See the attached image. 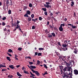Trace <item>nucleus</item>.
<instances>
[{
	"mask_svg": "<svg viewBox=\"0 0 78 78\" xmlns=\"http://www.w3.org/2000/svg\"><path fill=\"white\" fill-rule=\"evenodd\" d=\"M64 72L66 71H69V74L70 75L71 74H72V67H65L64 69L62 68Z\"/></svg>",
	"mask_w": 78,
	"mask_h": 78,
	"instance_id": "f257e3e1",
	"label": "nucleus"
},
{
	"mask_svg": "<svg viewBox=\"0 0 78 78\" xmlns=\"http://www.w3.org/2000/svg\"><path fill=\"white\" fill-rule=\"evenodd\" d=\"M50 4V2H46V4L44 5V6L45 7H46V8H51V5H49Z\"/></svg>",
	"mask_w": 78,
	"mask_h": 78,
	"instance_id": "f03ea898",
	"label": "nucleus"
},
{
	"mask_svg": "<svg viewBox=\"0 0 78 78\" xmlns=\"http://www.w3.org/2000/svg\"><path fill=\"white\" fill-rule=\"evenodd\" d=\"M32 71L33 72V73H35L36 75L37 76H39V75H40V73L37 71H34L33 69Z\"/></svg>",
	"mask_w": 78,
	"mask_h": 78,
	"instance_id": "7ed1b4c3",
	"label": "nucleus"
},
{
	"mask_svg": "<svg viewBox=\"0 0 78 78\" xmlns=\"http://www.w3.org/2000/svg\"><path fill=\"white\" fill-rule=\"evenodd\" d=\"M63 74H64V76H63V78H65L67 76H69V75H71L69 73V74H68L67 73H63Z\"/></svg>",
	"mask_w": 78,
	"mask_h": 78,
	"instance_id": "20e7f679",
	"label": "nucleus"
},
{
	"mask_svg": "<svg viewBox=\"0 0 78 78\" xmlns=\"http://www.w3.org/2000/svg\"><path fill=\"white\" fill-rule=\"evenodd\" d=\"M67 45L65 43L64 44H62V47H63V48H62V47H61V48L62 49H64V48H66V47H67Z\"/></svg>",
	"mask_w": 78,
	"mask_h": 78,
	"instance_id": "39448f33",
	"label": "nucleus"
},
{
	"mask_svg": "<svg viewBox=\"0 0 78 78\" xmlns=\"http://www.w3.org/2000/svg\"><path fill=\"white\" fill-rule=\"evenodd\" d=\"M68 26H71V27H72V28H73V29H74V28H76V26H73V24H68Z\"/></svg>",
	"mask_w": 78,
	"mask_h": 78,
	"instance_id": "423d86ee",
	"label": "nucleus"
},
{
	"mask_svg": "<svg viewBox=\"0 0 78 78\" xmlns=\"http://www.w3.org/2000/svg\"><path fill=\"white\" fill-rule=\"evenodd\" d=\"M74 73L76 75H78V71L77 69H75L74 70Z\"/></svg>",
	"mask_w": 78,
	"mask_h": 78,
	"instance_id": "0eeeda50",
	"label": "nucleus"
},
{
	"mask_svg": "<svg viewBox=\"0 0 78 78\" xmlns=\"http://www.w3.org/2000/svg\"><path fill=\"white\" fill-rule=\"evenodd\" d=\"M30 73L31 75H32V76H30V77H32V78L33 76H36L34 74H33L32 73H31V72L30 71Z\"/></svg>",
	"mask_w": 78,
	"mask_h": 78,
	"instance_id": "6e6552de",
	"label": "nucleus"
},
{
	"mask_svg": "<svg viewBox=\"0 0 78 78\" xmlns=\"http://www.w3.org/2000/svg\"><path fill=\"white\" fill-rule=\"evenodd\" d=\"M9 68H11L12 69H14V66L12 65L9 66Z\"/></svg>",
	"mask_w": 78,
	"mask_h": 78,
	"instance_id": "1a4fd4ad",
	"label": "nucleus"
},
{
	"mask_svg": "<svg viewBox=\"0 0 78 78\" xmlns=\"http://www.w3.org/2000/svg\"><path fill=\"white\" fill-rule=\"evenodd\" d=\"M66 64L67 67L68 68L71 67H69V66H70V63H69V62H67L66 63Z\"/></svg>",
	"mask_w": 78,
	"mask_h": 78,
	"instance_id": "9d476101",
	"label": "nucleus"
},
{
	"mask_svg": "<svg viewBox=\"0 0 78 78\" xmlns=\"http://www.w3.org/2000/svg\"><path fill=\"white\" fill-rule=\"evenodd\" d=\"M6 59L8 60V61H9L10 62L11 61V58H10V57L7 56L6 57Z\"/></svg>",
	"mask_w": 78,
	"mask_h": 78,
	"instance_id": "9b49d317",
	"label": "nucleus"
},
{
	"mask_svg": "<svg viewBox=\"0 0 78 78\" xmlns=\"http://www.w3.org/2000/svg\"><path fill=\"white\" fill-rule=\"evenodd\" d=\"M17 76H22V75H21V74H20V73H19V72H17Z\"/></svg>",
	"mask_w": 78,
	"mask_h": 78,
	"instance_id": "f8f14e48",
	"label": "nucleus"
},
{
	"mask_svg": "<svg viewBox=\"0 0 78 78\" xmlns=\"http://www.w3.org/2000/svg\"><path fill=\"white\" fill-rule=\"evenodd\" d=\"M30 67L31 68H32V69H36V66L32 65L30 66Z\"/></svg>",
	"mask_w": 78,
	"mask_h": 78,
	"instance_id": "ddd939ff",
	"label": "nucleus"
},
{
	"mask_svg": "<svg viewBox=\"0 0 78 78\" xmlns=\"http://www.w3.org/2000/svg\"><path fill=\"white\" fill-rule=\"evenodd\" d=\"M59 30L60 31H63V28L62 27H59Z\"/></svg>",
	"mask_w": 78,
	"mask_h": 78,
	"instance_id": "4468645a",
	"label": "nucleus"
},
{
	"mask_svg": "<svg viewBox=\"0 0 78 78\" xmlns=\"http://www.w3.org/2000/svg\"><path fill=\"white\" fill-rule=\"evenodd\" d=\"M5 33L8 34H10V30L9 29L7 31H6Z\"/></svg>",
	"mask_w": 78,
	"mask_h": 78,
	"instance_id": "2eb2a0df",
	"label": "nucleus"
},
{
	"mask_svg": "<svg viewBox=\"0 0 78 78\" xmlns=\"http://www.w3.org/2000/svg\"><path fill=\"white\" fill-rule=\"evenodd\" d=\"M75 64V62H74V61H72L70 62V64H71V65L73 66V64Z\"/></svg>",
	"mask_w": 78,
	"mask_h": 78,
	"instance_id": "dca6fc26",
	"label": "nucleus"
},
{
	"mask_svg": "<svg viewBox=\"0 0 78 78\" xmlns=\"http://www.w3.org/2000/svg\"><path fill=\"white\" fill-rule=\"evenodd\" d=\"M23 71L24 73H26V74H29V73L28 72V71H26L25 70H24Z\"/></svg>",
	"mask_w": 78,
	"mask_h": 78,
	"instance_id": "f3484780",
	"label": "nucleus"
},
{
	"mask_svg": "<svg viewBox=\"0 0 78 78\" xmlns=\"http://www.w3.org/2000/svg\"><path fill=\"white\" fill-rule=\"evenodd\" d=\"M6 66H3L2 64H0V67H6Z\"/></svg>",
	"mask_w": 78,
	"mask_h": 78,
	"instance_id": "a211bd4d",
	"label": "nucleus"
},
{
	"mask_svg": "<svg viewBox=\"0 0 78 78\" xmlns=\"http://www.w3.org/2000/svg\"><path fill=\"white\" fill-rule=\"evenodd\" d=\"M42 9L43 11H47V9H46V8H42Z\"/></svg>",
	"mask_w": 78,
	"mask_h": 78,
	"instance_id": "6ab92c4d",
	"label": "nucleus"
},
{
	"mask_svg": "<svg viewBox=\"0 0 78 78\" xmlns=\"http://www.w3.org/2000/svg\"><path fill=\"white\" fill-rule=\"evenodd\" d=\"M27 14L29 15H30V14H31V12H30V11L29 10H27Z\"/></svg>",
	"mask_w": 78,
	"mask_h": 78,
	"instance_id": "aec40b11",
	"label": "nucleus"
},
{
	"mask_svg": "<svg viewBox=\"0 0 78 78\" xmlns=\"http://www.w3.org/2000/svg\"><path fill=\"white\" fill-rule=\"evenodd\" d=\"M31 18L30 17L28 18V21H29V22H30V21L31 20Z\"/></svg>",
	"mask_w": 78,
	"mask_h": 78,
	"instance_id": "412c9836",
	"label": "nucleus"
},
{
	"mask_svg": "<svg viewBox=\"0 0 78 78\" xmlns=\"http://www.w3.org/2000/svg\"><path fill=\"white\" fill-rule=\"evenodd\" d=\"M73 51L74 53H75V54H76V53H77V52L78 51H77V50H76V49H74Z\"/></svg>",
	"mask_w": 78,
	"mask_h": 78,
	"instance_id": "4be33fe9",
	"label": "nucleus"
},
{
	"mask_svg": "<svg viewBox=\"0 0 78 78\" xmlns=\"http://www.w3.org/2000/svg\"><path fill=\"white\" fill-rule=\"evenodd\" d=\"M2 72H6L7 69H2Z\"/></svg>",
	"mask_w": 78,
	"mask_h": 78,
	"instance_id": "5701e85b",
	"label": "nucleus"
},
{
	"mask_svg": "<svg viewBox=\"0 0 78 78\" xmlns=\"http://www.w3.org/2000/svg\"><path fill=\"white\" fill-rule=\"evenodd\" d=\"M24 17H29L27 13H26L24 15Z\"/></svg>",
	"mask_w": 78,
	"mask_h": 78,
	"instance_id": "b1692460",
	"label": "nucleus"
},
{
	"mask_svg": "<svg viewBox=\"0 0 78 78\" xmlns=\"http://www.w3.org/2000/svg\"><path fill=\"white\" fill-rule=\"evenodd\" d=\"M9 2L8 1H7L6 2V6H9V5H8V4H9Z\"/></svg>",
	"mask_w": 78,
	"mask_h": 78,
	"instance_id": "393cba45",
	"label": "nucleus"
},
{
	"mask_svg": "<svg viewBox=\"0 0 78 78\" xmlns=\"http://www.w3.org/2000/svg\"><path fill=\"white\" fill-rule=\"evenodd\" d=\"M58 45H59V46H60V47H62V45H61V43H60V42H58Z\"/></svg>",
	"mask_w": 78,
	"mask_h": 78,
	"instance_id": "a878e982",
	"label": "nucleus"
},
{
	"mask_svg": "<svg viewBox=\"0 0 78 78\" xmlns=\"http://www.w3.org/2000/svg\"><path fill=\"white\" fill-rule=\"evenodd\" d=\"M29 7L31 8V7H32V6H33V5H32V4H31V3H30L29 5Z\"/></svg>",
	"mask_w": 78,
	"mask_h": 78,
	"instance_id": "bb28decb",
	"label": "nucleus"
},
{
	"mask_svg": "<svg viewBox=\"0 0 78 78\" xmlns=\"http://www.w3.org/2000/svg\"><path fill=\"white\" fill-rule=\"evenodd\" d=\"M51 34H52V35L53 36V37H55V33H52Z\"/></svg>",
	"mask_w": 78,
	"mask_h": 78,
	"instance_id": "cd10ccee",
	"label": "nucleus"
},
{
	"mask_svg": "<svg viewBox=\"0 0 78 78\" xmlns=\"http://www.w3.org/2000/svg\"><path fill=\"white\" fill-rule=\"evenodd\" d=\"M8 52H10V53H12V50L10 49L8 51Z\"/></svg>",
	"mask_w": 78,
	"mask_h": 78,
	"instance_id": "c85d7f7f",
	"label": "nucleus"
},
{
	"mask_svg": "<svg viewBox=\"0 0 78 78\" xmlns=\"http://www.w3.org/2000/svg\"><path fill=\"white\" fill-rule=\"evenodd\" d=\"M43 18H42V17L40 16L39 17V20L41 21L42 20Z\"/></svg>",
	"mask_w": 78,
	"mask_h": 78,
	"instance_id": "c756f323",
	"label": "nucleus"
},
{
	"mask_svg": "<svg viewBox=\"0 0 78 78\" xmlns=\"http://www.w3.org/2000/svg\"><path fill=\"white\" fill-rule=\"evenodd\" d=\"M43 66L44 67L46 68V69H48V67H47V65H45V64H44Z\"/></svg>",
	"mask_w": 78,
	"mask_h": 78,
	"instance_id": "7c9ffc66",
	"label": "nucleus"
},
{
	"mask_svg": "<svg viewBox=\"0 0 78 78\" xmlns=\"http://www.w3.org/2000/svg\"><path fill=\"white\" fill-rule=\"evenodd\" d=\"M34 14H32L31 15V17L33 19V18H34Z\"/></svg>",
	"mask_w": 78,
	"mask_h": 78,
	"instance_id": "2f4dec72",
	"label": "nucleus"
},
{
	"mask_svg": "<svg viewBox=\"0 0 78 78\" xmlns=\"http://www.w3.org/2000/svg\"><path fill=\"white\" fill-rule=\"evenodd\" d=\"M6 25V23H5V22H3L2 23V25H3V26H5Z\"/></svg>",
	"mask_w": 78,
	"mask_h": 78,
	"instance_id": "473e14b6",
	"label": "nucleus"
},
{
	"mask_svg": "<svg viewBox=\"0 0 78 78\" xmlns=\"http://www.w3.org/2000/svg\"><path fill=\"white\" fill-rule=\"evenodd\" d=\"M28 67H29V69H31V71H32V70H33V69H32V68H31V67H30V66H29V65H27Z\"/></svg>",
	"mask_w": 78,
	"mask_h": 78,
	"instance_id": "72a5a7b5",
	"label": "nucleus"
},
{
	"mask_svg": "<svg viewBox=\"0 0 78 78\" xmlns=\"http://www.w3.org/2000/svg\"><path fill=\"white\" fill-rule=\"evenodd\" d=\"M8 12L9 14H11V10H9L8 11Z\"/></svg>",
	"mask_w": 78,
	"mask_h": 78,
	"instance_id": "f704fd0d",
	"label": "nucleus"
},
{
	"mask_svg": "<svg viewBox=\"0 0 78 78\" xmlns=\"http://www.w3.org/2000/svg\"><path fill=\"white\" fill-rule=\"evenodd\" d=\"M37 64L38 65H39V64H40V61L39 60H37Z\"/></svg>",
	"mask_w": 78,
	"mask_h": 78,
	"instance_id": "c9c22d12",
	"label": "nucleus"
},
{
	"mask_svg": "<svg viewBox=\"0 0 78 78\" xmlns=\"http://www.w3.org/2000/svg\"><path fill=\"white\" fill-rule=\"evenodd\" d=\"M8 35H9V34H7V33H6V32H5V37H6L8 36Z\"/></svg>",
	"mask_w": 78,
	"mask_h": 78,
	"instance_id": "e433bc0d",
	"label": "nucleus"
},
{
	"mask_svg": "<svg viewBox=\"0 0 78 78\" xmlns=\"http://www.w3.org/2000/svg\"><path fill=\"white\" fill-rule=\"evenodd\" d=\"M7 55H9L10 56H11V57L12 56V55H11V54H10L8 52H7Z\"/></svg>",
	"mask_w": 78,
	"mask_h": 78,
	"instance_id": "4c0bfd02",
	"label": "nucleus"
},
{
	"mask_svg": "<svg viewBox=\"0 0 78 78\" xmlns=\"http://www.w3.org/2000/svg\"><path fill=\"white\" fill-rule=\"evenodd\" d=\"M42 54L41 53H38V56H42L41 55Z\"/></svg>",
	"mask_w": 78,
	"mask_h": 78,
	"instance_id": "58836bf2",
	"label": "nucleus"
},
{
	"mask_svg": "<svg viewBox=\"0 0 78 78\" xmlns=\"http://www.w3.org/2000/svg\"><path fill=\"white\" fill-rule=\"evenodd\" d=\"M6 19V17H5L2 18V20H5Z\"/></svg>",
	"mask_w": 78,
	"mask_h": 78,
	"instance_id": "ea45409f",
	"label": "nucleus"
},
{
	"mask_svg": "<svg viewBox=\"0 0 78 78\" xmlns=\"http://www.w3.org/2000/svg\"><path fill=\"white\" fill-rule=\"evenodd\" d=\"M67 50V49H60V51H62H62H66V50Z\"/></svg>",
	"mask_w": 78,
	"mask_h": 78,
	"instance_id": "a19ab883",
	"label": "nucleus"
},
{
	"mask_svg": "<svg viewBox=\"0 0 78 78\" xmlns=\"http://www.w3.org/2000/svg\"><path fill=\"white\" fill-rule=\"evenodd\" d=\"M44 14L45 16H47V12H44Z\"/></svg>",
	"mask_w": 78,
	"mask_h": 78,
	"instance_id": "79ce46f5",
	"label": "nucleus"
},
{
	"mask_svg": "<svg viewBox=\"0 0 78 78\" xmlns=\"http://www.w3.org/2000/svg\"><path fill=\"white\" fill-rule=\"evenodd\" d=\"M33 62H29V64L30 65H33Z\"/></svg>",
	"mask_w": 78,
	"mask_h": 78,
	"instance_id": "37998d69",
	"label": "nucleus"
},
{
	"mask_svg": "<svg viewBox=\"0 0 78 78\" xmlns=\"http://www.w3.org/2000/svg\"><path fill=\"white\" fill-rule=\"evenodd\" d=\"M32 30H33L34 29H35V26H33L32 27Z\"/></svg>",
	"mask_w": 78,
	"mask_h": 78,
	"instance_id": "c03bdc74",
	"label": "nucleus"
},
{
	"mask_svg": "<svg viewBox=\"0 0 78 78\" xmlns=\"http://www.w3.org/2000/svg\"><path fill=\"white\" fill-rule=\"evenodd\" d=\"M50 28L51 29V28H52V29H53V27H52V26H51V25H49Z\"/></svg>",
	"mask_w": 78,
	"mask_h": 78,
	"instance_id": "a18cd8bd",
	"label": "nucleus"
},
{
	"mask_svg": "<svg viewBox=\"0 0 78 78\" xmlns=\"http://www.w3.org/2000/svg\"><path fill=\"white\" fill-rule=\"evenodd\" d=\"M71 4L74 5H75V3H74V2H73V1H72L71 2Z\"/></svg>",
	"mask_w": 78,
	"mask_h": 78,
	"instance_id": "49530a36",
	"label": "nucleus"
},
{
	"mask_svg": "<svg viewBox=\"0 0 78 78\" xmlns=\"http://www.w3.org/2000/svg\"><path fill=\"white\" fill-rule=\"evenodd\" d=\"M37 54H38V53L37 52H35V55H34V56H36L37 55Z\"/></svg>",
	"mask_w": 78,
	"mask_h": 78,
	"instance_id": "de8ad7c7",
	"label": "nucleus"
},
{
	"mask_svg": "<svg viewBox=\"0 0 78 78\" xmlns=\"http://www.w3.org/2000/svg\"><path fill=\"white\" fill-rule=\"evenodd\" d=\"M27 9V7L25 6L24 7V9L25 10V9Z\"/></svg>",
	"mask_w": 78,
	"mask_h": 78,
	"instance_id": "09e8293b",
	"label": "nucleus"
},
{
	"mask_svg": "<svg viewBox=\"0 0 78 78\" xmlns=\"http://www.w3.org/2000/svg\"><path fill=\"white\" fill-rule=\"evenodd\" d=\"M32 21H34V22H36V20L34 19H32Z\"/></svg>",
	"mask_w": 78,
	"mask_h": 78,
	"instance_id": "8fccbe9b",
	"label": "nucleus"
},
{
	"mask_svg": "<svg viewBox=\"0 0 78 78\" xmlns=\"http://www.w3.org/2000/svg\"><path fill=\"white\" fill-rule=\"evenodd\" d=\"M48 37H51L52 35H49Z\"/></svg>",
	"mask_w": 78,
	"mask_h": 78,
	"instance_id": "3c124183",
	"label": "nucleus"
},
{
	"mask_svg": "<svg viewBox=\"0 0 78 78\" xmlns=\"http://www.w3.org/2000/svg\"><path fill=\"white\" fill-rule=\"evenodd\" d=\"M45 33H48V30L46 29L45 30Z\"/></svg>",
	"mask_w": 78,
	"mask_h": 78,
	"instance_id": "603ef678",
	"label": "nucleus"
},
{
	"mask_svg": "<svg viewBox=\"0 0 78 78\" xmlns=\"http://www.w3.org/2000/svg\"><path fill=\"white\" fill-rule=\"evenodd\" d=\"M44 73L45 75H47V74H48V73H47V71L45 72Z\"/></svg>",
	"mask_w": 78,
	"mask_h": 78,
	"instance_id": "864d4df0",
	"label": "nucleus"
},
{
	"mask_svg": "<svg viewBox=\"0 0 78 78\" xmlns=\"http://www.w3.org/2000/svg\"><path fill=\"white\" fill-rule=\"evenodd\" d=\"M53 15V13H52V12H51V13H50V16H52Z\"/></svg>",
	"mask_w": 78,
	"mask_h": 78,
	"instance_id": "5fc2aeb1",
	"label": "nucleus"
},
{
	"mask_svg": "<svg viewBox=\"0 0 78 78\" xmlns=\"http://www.w3.org/2000/svg\"><path fill=\"white\" fill-rule=\"evenodd\" d=\"M16 21H17L16 23L17 24H18L19 23H20V22H19L18 20H17Z\"/></svg>",
	"mask_w": 78,
	"mask_h": 78,
	"instance_id": "6e6d98bb",
	"label": "nucleus"
},
{
	"mask_svg": "<svg viewBox=\"0 0 78 78\" xmlns=\"http://www.w3.org/2000/svg\"><path fill=\"white\" fill-rule=\"evenodd\" d=\"M15 58L16 60H17V61H19V59H18V58H17V57H15Z\"/></svg>",
	"mask_w": 78,
	"mask_h": 78,
	"instance_id": "4d7b16f0",
	"label": "nucleus"
},
{
	"mask_svg": "<svg viewBox=\"0 0 78 78\" xmlns=\"http://www.w3.org/2000/svg\"><path fill=\"white\" fill-rule=\"evenodd\" d=\"M70 78V76H68L64 78Z\"/></svg>",
	"mask_w": 78,
	"mask_h": 78,
	"instance_id": "13d9d810",
	"label": "nucleus"
},
{
	"mask_svg": "<svg viewBox=\"0 0 78 78\" xmlns=\"http://www.w3.org/2000/svg\"><path fill=\"white\" fill-rule=\"evenodd\" d=\"M50 24V22L49 21H48L47 22V25H48Z\"/></svg>",
	"mask_w": 78,
	"mask_h": 78,
	"instance_id": "bf43d9fd",
	"label": "nucleus"
},
{
	"mask_svg": "<svg viewBox=\"0 0 78 78\" xmlns=\"http://www.w3.org/2000/svg\"><path fill=\"white\" fill-rule=\"evenodd\" d=\"M67 20V19L66 18H65V19H64V21H65V22H66V21Z\"/></svg>",
	"mask_w": 78,
	"mask_h": 78,
	"instance_id": "052dcab7",
	"label": "nucleus"
},
{
	"mask_svg": "<svg viewBox=\"0 0 78 78\" xmlns=\"http://www.w3.org/2000/svg\"><path fill=\"white\" fill-rule=\"evenodd\" d=\"M4 31H7V29H6V28H5V29H4Z\"/></svg>",
	"mask_w": 78,
	"mask_h": 78,
	"instance_id": "680f3d73",
	"label": "nucleus"
},
{
	"mask_svg": "<svg viewBox=\"0 0 78 78\" xmlns=\"http://www.w3.org/2000/svg\"><path fill=\"white\" fill-rule=\"evenodd\" d=\"M16 68H19V67H20V65H18L16 66Z\"/></svg>",
	"mask_w": 78,
	"mask_h": 78,
	"instance_id": "e2e57ef3",
	"label": "nucleus"
},
{
	"mask_svg": "<svg viewBox=\"0 0 78 78\" xmlns=\"http://www.w3.org/2000/svg\"><path fill=\"white\" fill-rule=\"evenodd\" d=\"M59 28H62V24H61Z\"/></svg>",
	"mask_w": 78,
	"mask_h": 78,
	"instance_id": "0e129e2a",
	"label": "nucleus"
},
{
	"mask_svg": "<svg viewBox=\"0 0 78 78\" xmlns=\"http://www.w3.org/2000/svg\"><path fill=\"white\" fill-rule=\"evenodd\" d=\"M53 20H55V22H57V20H56V19L54 18Z\"/></svg>",
	"mask_w": 78,
	"mask_h": 78,
	"instance_id": "69168bd1",
	"label": "nucleus"
},
{
	"mask_svg": "<svg viewBox=\"0 0 78 78\" xmlns=\"http://www.w3.org/2000/svg\"><path fill=\"white\" fill-rule=\"evenodd\" d=\"M49 2H51L52 0H48Z\"/></svg>",
	"mask_w": 78,
	"mask_h": 78,
	"instance_id": "338daca9",
	"label": "nucleus"
},
{
	"mask_svg": "<svg viewBox=\"0 0 78 78\" xmlns=\"http://www.w3.org/2000/svg\"><path fill=\"white\" fill-rule=\"evenodd\" d=\"M54 30H57V28L56 27H54Z\"/></svg>",
	"mask_w": 78,
	"mask_h": 78,
	"instance_id": "774afa93",
	"label": "nucleus"
}]
</instances>
